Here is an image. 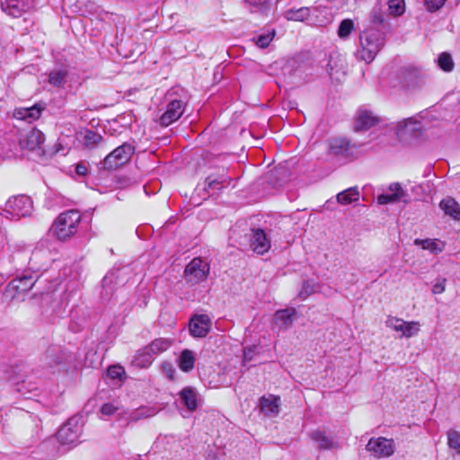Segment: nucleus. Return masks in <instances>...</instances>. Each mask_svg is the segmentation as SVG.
Instances as JSON below:
<instances>
[{"instance_id":"aec40b11","label":"nucleus","mask_w":460,"mask_h":460,"mask_svg":"<svg viewBox=\"0 0 460 460\" xmlns=\"http://www.w3.org/2000/svg\"><path fill=\"white\" fill-rule=\"evenodd\" d=\"M439 207L446 215L455 220H460V205L455 199L451 197L443 199L439 203Z\"/></svg>"},{"instance_id":"79ce46f5","label":"nucleus","mask_w":460,"mask_h":460,"mask_svg":"<svg viewBox=\"0 0 460 460\" xmlns=\"http://www.w3.org/2000/svg\"><path fill=\"white\" fill-rule=\"evenodd\" d=\"M118 410V408L116 406H114L112 403H104L102 407H101V412L102 414L103 415H111L113 414L116 411Z\"/></svg>"},{"instance_id":"de8ad7c7","label":"nucleus","mask_w":460,"mask_h":460,"mask_svg":"<svg viewBox=\"0 0 460 460\" xmlns=\"http://www.w3.org/2000/svg\"><path fill=\"white\" fill-rule=\"evenodd\" d=\"M150 415H153V412H152V413H150V414H146V413H144V412L139 413V416H140V417H143V418L147 417V416H150Z\"/></svg>"},{"instance_id":"c756f323","label":"nucleus","mask_w":460,"mask_h":460,"mask_svg":"<svg viewBox=\"0 0 460 460\" xmlns=\"http://www.w3.org/2000/svg\"><path fill=\"white\" fill-rule=\"evenodd\" d=\"M388 5L389 13L393 16H401L405 12L404 0H388L385 1Z\"/></svg>"},{"instance_id":"49530a36","label":"nucleus","mask_w":460,"mask_h":460,"mask_svg":"<svg viewBox=\"0 0 460 460\" xmlns=\"http://www.w3.org/2000/svg\"><path fill=\"white\" fill-rule=\"evenodd\" d=\"M147 358V356H144L137 362L140 364L146 363Z\"/></svg>"},{"instance_id":"bb28decb","label":"nucleus","mask_w":460,"mask_h":460,"mask_svg":"<svg viewBox=\"0 0 460 460\" xmlns=\"http://www.w3.org/2000/svg\"><path fill=\"white\" fill-rule=\"evenodd\" d=\"M295 314L296 309L293 307L279 310L275 314L274 320L277 323H280L282 325H285L287 327L292 323V317L294 316Z\"/></svg>"},{"instance_id":"20e7f679","label":"nucleus","mask_w":460,"mask_h":460,"mask_svg":"<svg viewBox=\"0 0 460 460\" xmlns=\"http://www.w3.org/2000/svg\"><path fill=\"white\" fill-rule=\"evenodd\" d=\"M171 346V342L164 338L154 340L150 344L138 350L135 356L134 362L140 367H146L151 364V358L154 355L160 354Z\"/></svg>"},{"instance_id":"4468645a","label":"nucleus","mask_w":460,"mask_h":460,"mask_svg":"<svg viewBox=\"0 0 460 460\" xmlns=\"http://www.w3.org/2000/svg\"><path fill=\"white\" fill-rule=\"evenodd\" d=\"M42 111L43 108L39 104L26 108L20 107L14 109L13 116L16 119L23 120L31 124L40 119Z\"/></svg>"},{"instance_id":"f257e3e1","label":"nucleus","mask_w":460,"mask_h":460,"mask_svg":"<svg viewBox=\"0 0 460 460\" xmlns=\"http://www.w3.org/2000/svg\"><path fill=\"white\" fill-rule=\"evenodd\" d=\"M385 43V35L376 28H368L359 35V48L357 50V58L371 63Z\"/></svg>"},{"instance_id":"f8f14e48","label":"nucleus","mask_w":460,"mask_h":460,"mask_svg":"<svg viewBox=\"0 0 460 460\" xmlns=\"http://www.w3.org/2000/svg\"><path fill=\"white\" fill-rule=\"evenodd\" d=\"M210 319L207 314L195 315L190 320L189 330L195 338L205 337L210 330Z\"/></svg>"},{"instance_id":"4c0bfd02","label":"nucleus","mask_w":460,"mask_h":460,"mask_svg":"<svg viewBox=\"0 0 460 460\" xmlns=\"http://www.w3.org/2000/svg\"><path fill=\"white\" fill-rule=\"evenodd\" d=\"M399 200H400V199L398 198V195L394 194V193L381 194L377 197V202L380 205H385V204L396 202Z\"/></svg>"},{"instance_id":"7ed1b4c3","label":"nucleus","mask_w":460,"mask_h":460,"mask_svg":"<svg viewBox=\"0 0 460 460\" xmlns=\"http://www.w3.org/2000/svg\"><path fill=\"white\" fill-rule=\"evenodd\" d=\"M135 153V146L129 143H123L116 147L103 159V168L108 171L117 170L128 164Z\"/></svg>"},{"instance_id":"6ab92c4d","label":"nucleus","mask_w":460,"mask_h":460,"mask_svg":"<svg viewBox=\"0 0 460 460\" xmlns=\"http://www.w3.org/2000/svg\"><path fill=\"white\" fill-rule=\"evenodd\" d=\"M232 179L227 176L226 170L223 168L220 172L217 174H209L206 180V190L217 189L221 190L225 184H230Z\"/></svg>"},{"instance_id":"cd10ccee","label":"nucleus","mask_w":460,"mask_h":460,"mask_svg":"<svg viewBox=\"0 0 460 460\" xmlns=\"http://www.w3.org/2000/svg\"><path fill=\"white\" fill-rule=\"evenodd\" d=\"M68 72L66 68H58L51 71L49 75V83L53 85L67 83Z\"/></svg>"},{"instance_id":"c03bdc74","label":"nucleus","mask_w":460,"mask_h":460,"mask_svg":"<svg viewBox=\"0 0 460 460\" xmlns=\"http://www.w3.org/2000/svg\"><path fill=\"white\" fill-rule=\"evenodd\" d=\"M75 172L78 175L84 176L88 172V169L84 163H79L75 166Z\"/></svg>"},{"instance_id":"a211bd4d","label":"nucleus","mask_w":460,"mask_h":460,"mask_svg":"<svg viewBox=\"0 0 460 460\" xmlns=\"http://www.w3.org/2000/svg\"><path fill=\"white\" fill-rule=\"evenodd\" d=\"M252 250L258 254H264L270 248V242L268 240L262 229H256L252 233L251 243Z\"/></svg>"},{"instance_id":"39448f33","label":"nucleus","mask_w":460,"mask_h":460,"mask_svg":"<svg viewBox=\"0 0 460 460\" xmlns=\"http://www.w3.org/2000/svg\"><path fill=\"white\" fill-rule=\"evenodd\" d=\"M33 208L32 200L29 196L18 195L10 198L6 203L4 211L13 219H19L30 216Z\"/></svg>"},{"instance_id":"a18cd8bd","label":"nucleus","mask_w":460,"mask_h":460,"mask_svg":"<svg viewBox=\"0 0 460 460\" xmlns=\"http://www.w3.org/2000/svg\"><path fill=\"white\" fill-rule=\"evenodd\" d=\"M112 16H114V14H113V13H110L105 12V11H102V12L99 13V15H98V17H99L101 20H105V19H107V18H111Z\"/></svg>"},{"instance_id":"5701e85b","label":"nucleus","mask_w":460,"mask_h":460,"mask_svg":"<svg viewBox=\"0 0 460 460\" xmlns=\"http://www.w3.org/2000/svg\"><path fill=\"white\" fill-rule=\"evenodd\" d=\"M179 395L183 402V404L186 406V408L190 411H194L198 407V401H197V394L194 391V389L190 386H186L183 389L181 390L179 393Z\"/></svg>"},{"instance_id":"9d476101","label":"nucleus","mask_w":460,"mask_h":460,"mask_svg":"<svg viewBox=\"0 0 460 460\" xmlns=\"http://www.w3.org/2000/svg\"><path fill=\"white\" fill-rule=\"evenodd\" d=\"M1 9L8 16L19 18L33 7V0H1Z\"/></svg>"},{"instance_id":"2f4dec72","label":"nucleus","mask_w":460,"mask_h":460,"mask_svg":"<svg viewBox=\"0 0 460 460\" xmlns=\"http://www.w3.org/2000/svg\"><path fill=\"white\" fill-rule=\"evenodd\" d=\"M354 30V22L350 19H344L341 22L339 28H338V36L342 39L346 40L349 38V34Z\"/></svg>"},{"instance_id":"58836bf2","label":"nucleus","mask_w":460,"mask_h":460,"mask_svg":"<svg viewBox=\"0 0 460 460\" xmlns=\"http://www.w3.org/2000/svg\"><path fill=\"white\" fill-rule=\"evenodd\" d=\"M371 19H372V22L376 25V26H380V25H383L384 22H385V17H384V14L382 13V11L380 9H376L375 8L372 13H371Z\"/></svg>"},{"instance_id":"c9c22d12","label":"nucleus","mask_w":460,"mask_h":460,"mask_svg":"<svg viewBox=\"0 0 460 460\" xmlns=\"http://www.w3.org/2000/svg\"><path fill=\"white\" fill-rule=\"evenodd\" d=\"M274 37H275L274 30H272L271 31H270L266 34H261L257 37L256 45L261 49H265L270 44V42L273 40Z\"/></svg>"},{"instance_id":"6e6552de","label":"nucleus","mask_w":460,"mask_h":460,"mask_svg":"<svg viewBox=\"0 0 460 460\" xmlns=\"http://www.w3.org/2000/svg\"><path fill=\"white\" fill-rule=\"evenodd\" d=\"M186 102L181 100H171L166 105L165 111L159 118L160 126L166 128L177 121L183 114Z\"/></svg>"},{"instance_id":"72a5a7b5","label":"nucleus","mask_w":460,"mask_h":460,"mask_svg":"<svg viewBox=\"0 0 460 460\" xmlns=\"http://www.w3.org/2000/svg\"><path fill=\"white\" fill-rule=\"evenodd\" d=\"M447 445L450 448L460 454V432L449 430L447 432Z\"/></svg>"},{"instance_id":"412c9836","label":"nucleus","mask_w":460,"mask_h":460,"mask_svg":"<svg viewBox=\"0 0 460 460\" xmlns=\"http://www.w3.org/2000/svg\"><path fill=\"white\" fill-rule=\"evenodd\" d=\"M44 140L45 137L43 133L37 128H33L28 133L25 139L22 142V145L29 150H34L40 147Z\"/></svg>"},{"instance_id":"9b49d317","label":"nucleus","mask_w":460,"mask_h":460,"mask_svg":"<svg viewBox=\"0 0 460 460\" xmlns=\"http://www.w3.org/2000/svg\"><path fill=\"white\" fill-rule=\"evenodd\" d=\"M386 325L396 332H401L407 338L417 334L420 331L418 322H406L396 317H389Z\"/></svg>"},{"instance_id":"0eeeda50","label":"nucleus","mask_w":460,"mask_h":460,"mask_svg":"<svg viewBox=\"0 0 460 460\" xmlns=\"http://www.w3.org/2000/svg\"><path fill=\"white\" fill-rule=\"evenodd\" d=\"M366 449L376 458L389 457L394 453V445L393 439L384 437L371 438Z\"/></svg>"},{"instance_id":"ddd939ff","label":"nucleus","mask_w":460,"mask_h":460,"mask_svg":"<svg viewBox=\"0 0 460 460\" xmlns=\"http://www.w3.org/2000/svg\"><path fill=\"white\" fill-rule=\"evenodd\" d=\"M322 67H324L328 75L332 77L336 74H344V58L337 52L331 53L321 61Z\"/></svg>"},{"instance_id":"f704fd0d","label":"nucleus","mask_w":460,"mask_h":460,"mask_svg":"<svg viewBox=\"0 0 460 460\" xmlns=\"http://www.w3.org/2000/svg\"><path fill=\"white\" fill-rule=\"evenodd\" d=\"M13 283H16L15 288L17 289H22L25 291L32 288V287L35 284V280H33L31 276H25L21 279H15Z\"/></svg>"},{"instance_id":"dca6fc26","label":"nucleus","mask_w":460,"mask_h":460,"mask_svg":"<svg viewBox=\"0 0 460 460\" xmlns=\"http://www.w3.org/2000/svg\"><path fill=\"white\" fill-rule=\"evenodd\" d=\"M354 146L347 137H334L330 139V153L336 156H349L352 154Z\"/></svg>"},{"instance_id":"f03ea898","label":"nucleus","mask_w":460,"mask_h":460,"mask_svg":"<svg viewBox=\"0 0 460 460\" xmlns=\"http://www.w3.org/2000/svg\"><path fill=\"white\" fill-rule=\"evenodd\" d=\"M81 220V214L76 209L62 212L52 224L53 236L61 242L69 240L76 234Z\"/></svg>"},{"instance_id":"423d86ee","label":"nucleus","mask_w":460,"mask_h":460,"mask_svg":"<svg viewBox=\"0 0 460 460\" xmlns=\"http://www.w3.org/2000/svg\"><path fill=\"white\" fill-rule=\"evenodd\" d=\"M209 264L200 257L192 259L184 269L186 281L194 285L206 280L209 275Z\"/></svg>"},{"instance_id":"7c9ffc66","label":"nucleus","mask_w":460,"mask_h":460,"mask_svg":"<svg viewBox=\"0 0 460 460\" xmlns=\"http://www.w3.org/2000/svg\"><path fill=\"white\" fill-rule=\"evenodd\" d=\"M415 245H420L423 250H429L432 252L438 253L442 252V248L439 247L437 240L432 239H415Z\"/></svg>"},{"instance_id":"ea45409f","label":"nucleus","mask_w":460,"mask_h":460,"mask_svg":"<svg viewBox=\"0 0 460 460\" xmlns=\"http://www.w3.org/2000/svg\"><path fill=\"white\" fill-rule=\"evenodd\" d=\"M445 2L446 0H425V5L429 12H435L440 9Z\"/></svg>"},{"instance_id":"2eb2a0df","label":"nucleus","mask_w":460,"mask_h":460,"mask_svg":"<svg viewBox=\"0 0 460 460\" xmlns=\"http://www.w3.org/2000/svg\"><path fill=\"white\" fill-rule=\"evenodd\" d=\"M319 12L317 7H300L291 8L285 12L284 17L288 21L305 22L312 21L313 16H316Z\"/></svg>"},{"instance_id":"b1692460","label":"nucleus","mask_w":460,"mask_h":460,"mask_svg":"<svg viewBox=\"0 0 460 460\" xmlns=\"http://www.w3.org/2000/svg\"><path fill=\"white\" fill-rule=\"evenodd\" d=\"M279 397L270 394L268 397L263 396L260 400L261 409L266 413H279Z\"/></svg>"},{"instance_id":"e433bc0d","label":"nucleus","mask_w":460,"mask_h":460,"mask_svg":"<svg viewBox=\"0 0 460 460\" xmlns=\"http://www.w3.org/2000/svg\"><path fill=\"white\" fill-rule=\"evenodd\" d=\"M107 373L111 379L120 380L125 375V369L119 365H113L108 367Z\"/></svg>"},{"instance_id":"a19ab883","label":"nucleus","mask_w":460,"mask_h":460,"mask_svg":"<svg viewBox=\"0 0 460 460\" xmlns=\"http://www.w3.org/2000/svg\"><path fill=\"white\" fill-rule=\"evenodd\" d=\"M389 190L394 193L397 194L398 198L401 199L404 195L405 192L403 189L402 188L401 184L398 182L392 183L389 187Z\"/></svg>"},{"instance_id":"a878e982","label":"nucleus","mask_w":460,"mask_h":460,"mask_svg":"<svg viewBox=\"0 0 460 460\" xmlns=\"http://www.w3.org/2000/svg\"><path fill=\"white\" fill-rule=\"evenodd\" d=\"M359 199V192L357 188H349L337 195V200L342 205H348Z\"/></svg>"},{"instance_id":"393cba45","label":"nucleus","mask_w":460,"mask_h":460,"mask_svg":"<svg viewBox=\"0 0 460 460\" xmlns=\"http://www.w3.org/2000/svg\"><path fill=\"white\" fill-rule=\"evenodd\" d=\"M195 357L191 350L184 349L181 351L179 360V367L183 372H189L194 368Z\"/></svg>"},{"instance_id":"473e14b6","label":"nucleus","mask_w":460,"mask_h":460,"mask_svg":"<svg viewBox=\"0 0 460 460\" xmlns=\"http://www.w3.org/2000/svg\"><path fill=\"white\" fill-rule=\"evenodd\" d=\"M438 66L446 71L450 72L454 68V61L451 55L447 52H442L437 59Z\"/></svg>"},{"instance_id":"4be33fe9","label":"nucleus","mask_w":460,"mask_h":460,"mask_svg":"<svg viewBox=\"0 0 460 460\" xmlns=\"http://www.w3.org/2000/svg\"><path fill=\"white\" fill-rule=\"evenodd\" d=\"M311 438L319 444L322 450H330L338 447V443L329 438L324 431L315 430L311 434Z\"/></svg>"},{"instance_id":"f3484780","label":"nucleus","mask_w":460,"mask_h":460,"mask_svg":"<svg viewBox=\"0 0 460 460\" xmlns=\"http://www.w3.org/2000/svg\"><path fill=\"white\" fill-rule=\"evenodd\" d=\"M379 118L374 115L372 111L361 110L358 111L356 119L355 130L358 132L367 130L379 123Z\"/></svg>"},{"instance_id":"1a4fd4ad","label":"nucleus","mask_w":460,"mask_h":460,"mask_svg":"<svg viewBox=\"0 0 460 460\" xmlns=\"http://www.w3.org/2000/svg\"><path fill=\"white\" fill-rule=\"evenodd\" d=\"M81 431L77 420L71 418L59 429L57 437L61 444L72 445L78 441Z\"/></svg>"},{"instance_id":"c85d7f7f","label":"nucleus","mask_w":460,"mask_h":460,"mask_svg":"<svg viewBox=\"0 0 460 460\" xmlns=\"http://www.w3.org/2000/svg\"><path fill=\"white\" fill-rule=\"evenodd\" d=\"M83 139L87 148H93L102 141V137L95 131L85 129Z\"/></svg>"},{"instance_id":"37998d69","label":"nucleus","mask_w":460,"mask_h":460,"mask_svg":"<svg viewBox=\"0 0 460 460\" xmlns=\"http://www.w3.org/2000/svg\"><path fill=\"white\" fill-rule=\"evenodd\" d=\"M446 287V279H443L441 281L436 283L432 288L433 294H442L445 291Z\"/></svg>"}]
</instances>
